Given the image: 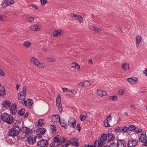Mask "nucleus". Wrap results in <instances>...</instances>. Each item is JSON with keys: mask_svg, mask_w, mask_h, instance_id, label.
Segmentation results:
<instances>
[{"mask_svg": "<svg viewBox=\"0 0 147 147\" xmlns=\"http://www.w3.org/2000/svg\"><path fill=\"white\" fill-rule=\"evenodd\" d=\"M68 124L71 127L74 128L76 126V120L74 118L70 117L69 119Z\"/></svg>", "mask_w": 147, "mask_h": 147, "instance_id": "1a4fd4ad", "label": "nucleus"}, {"mask_svg": "<svg viewBox=\"0 0 147 147\" xmlns=\"http://www.w3.org/2000/svg\"><path fill=\"white\" fill-rule=\"evenodd\" d=\"M47 59L49 62H54L55 61V59L52 57L47 58Z\"/></svg>", "mask_w": 147, "mask_h": 147, "instance_id": "de8ad7c7", "label": "nucleus"}, {"mask_svg": "<svg viewBox=\"0 0 147 147\" xmlns=\"http://www.w3.org/2000/svg\"><path fill=\"white\" fill-rule=\"evenodd\" d=\"M104 125L107 127H109L110 126V125H109V122L107 121H106V120H104Z\"/></svg>", "mask_w": 147, "mask_h": 147, "instance_id": "c03bdc74", "label": "nucleus"}, {"mask_svg": "<svg viewBox=\"0 0 147 147\" xmlns=\"http://www.w3.org/2000/svg\"><path fill=\"white\" fill-rule=\"evenodd\" d=\"M69 144H71L70 140H68L66 142V143L65 144L62 146L63 147H66Z\"/></svg>", "mask_w": 147, "mask_h": 147, "instance_id": "3c124183", "label": "nucleus"}, {"mask_svg": "<svg viewBox=\"0 0 147 147\" xmlns=\"http://www.w3.org/2000/svg\"><path fill=\"white\" fill-rule=\"evenodd\" d=\"M58 33L57 31H55L53 32V35L54 36H56L58 35Z\"/></svg>", "mask_w": 147, "mask_h": 147, "instance_id": "0e129e2a", "label": "nucleus"}, {"mask_svg": "<svg viewBox=\"0 0 147 147\" xmlns=\"http://www.w3.org/2000/svg\"><path fill=\"white\" fill-rule=\"evenodd\" d=\"M48 144V142L46 140H40L37 143V146L39 147H47Z\"/></svg>", "mask_w": 147, "mask_h": 147, "instance_id": "0eeeda50", "label": "nucleus"}, {"mask_svg": "<svg viewBox=\"0 0 147 147\" xmlns=\"http://www.w3.org/2000/svg\"><path fill=\"white\" fill-rule=\"evenodd\" d=\"M41 28V26H40L36 24L33 26H31L29 27V28L31 30L34 31L40 30Z\"/></svg>", "mask_w": 147, "mask_h": 147, "instance_id": "4468645a", "label": "nucleus"}, {"mask_svg": "<svg viewBox=\"0 0 147 147\" xmlns=\"http://www.w3.org/2000/svg\"><path fill=\"white\" fill-rule=\"evenodd\" d=\"M79 16V15H76L73 13H71V16H70L71 18H74V19L76 20L78 19Z\"/></svg>", "mask_w": 147, "mask_h": 147, "instance_id": "72a5a7b5", "label": "nucleus"}, {"mask_svg": "<svg viewBox=\"0 0 147 147\" xmlns=\"http://www.w3.org/2000/svg\"><path fill=\"white\" fill-rule=\"evenodd\" d=\"M88 117L87 115L84 116L80 115V120L82 121H84L86 120V118H87Z\"/></svg>", "mask_w": 147, "mask_h": 147, "instance_id": "c9c22d12", "label": "nucleus"}, {"mask_svg": "<svg viewBox=\"0 0 147 147\" xmlns=\"http://www.w3.org/2000/svg\"><path fill=\"white\" fill-rule=\"evenodd\" d=\"M30 61L32 63L35 65H37V63H39V60L36 58L33 57H31Z\"/></svg>", "mask_w": 147, "mask_h": 147, "instance_id": "f3484780", "label": "nucleus"}, {"mask_svg": "<svg viewBox=\"0 0 147 147\" xmlns=\"http://www.w3.org/2000/svg\"><path fill=\"white\" fill-rule=\"evenodd\" d=\"M76 129L77 130L80 131L81 129L79 123H78L77 125V126L76 127Z\"/></svg>", "mask_w": 147, "mask_h": 147, "instance_id": "4d7b16f0", "label": "nucleus"}, {"mask_svg": "<svg viewBox=\"0 0 147 147\" xmlns=\"http://www.w3.org/2000/svg\"><path fill=\"white\" fill-rule=\"evenodd\" d=\"M41 4L42 5H45L47 3V0H40Z\"/></svg>", "mask_w": 147, "mask_h": 147, "instance_id": "603ef678", "label": "nucleus"}, {"mask_svg": "<svg viewBox=\"0 0 147 147\" xmlns=\"http://www.w3.org/2000/svg\"><path fill=\"white\" fill-rule=\"evenodd\" d=\"M147 140V137L146 132H142L141 134V136L139 138L140 142L144 143Z\"/></svg>", "mask_w": 147, "mask_h": 147, "instance_id": "9b49d317", "label": "nucleus"}, {"mask_svg": "<svg viewBox=\"0 0 147 147\" xmlns=\"http://www.w3.org/2000/svg\"><path fill=\"white\" fill-rule=\"evenodd\" d=\"M78 21L80 24L82 23L83 21V18L81 16L79 15V16L78 18Z\"/></svg>", "mask_w": 147, "mask_h": 147, "instance_id": "ea45409f", "label": "nucleus"}, {"mask_svg": "<svg viewBox=\"0 0 147 147\" xmlns=\"http://www.w3.org/2000/svg\"><path fill=\"white\" fill-rule=\"evenodd\" d=\"M122 67L125 70H127L129 68V65L127 63H124L122 65Z\"/></svg>", "mask_w": 147, "mask_h": 147, "instance_id": "7c9ffc66", "label": "nucleus"}, {"mask_svg": "<svg viewBox=\"0 0 147 147\" xmlns=\"http://www.w3.org/2000/svg\"><path fill=\"white\" fill-rule=\"evenodd\" d=\"M25 109L24 108L21 109L18 112V114L20 116H23L25 112Z\"/></svg>", "mask_w": 147, "mask_h": 147, "instance_id": "cd10ccee", "label": "nucleus"}, {"mask_svg": "<svg viewBox=\"0 0 147 147\" xmlns=\"http://www.w3.org/2000/svg\"><path fill=\"white\" fill-rule=\"evenodd\" d=\"M126 145V142L124 140L118 139L117 142V147H124Z\"/></svg>", "mask_w": 147, "mask_h": 147, "instance_id": "f8f14e48", "label": "nucleus"}, {"mask_svg": "<svg viewBox=\"0 0 147 147\" xmlns=\"http://www.w3.org/2000/svg\"><path fill=\"white\" fill-rule=\"evenodd\" d=\"M138 142V140H134L131 138L129 140L127 145L129 147H134L137 145Z\"/></svg>", "mask_w": 147, "mask_h": 147, "instance_id": "6e6552de", "label": "nucleus"}, {"mask_svg": "<svg viewBox=\"0 0 147 147\" xmlns=\"http://www.w3.org/2000/svg\"><path fill=\"white\" fill-rule=\"evenodd\" d=\"M114 131L117 133H120L121 131V128L120 127H118L115 129Z\"/></svg>", "mask_w": 147, "mask_h": 147, "instance_id": "49530a36", "label": "nucleus"}, {"mask_svg": "<svg viewBox=\"0 0 147 147\" xmlns=\"http://www.w3.org/2000/svg\"><path fill=\"white\" fill-rule=\"evenodd\" d=\"M37 66L40 68L43 69L44 68V65L43 63H40L39 62V63H37V65H36Z\"/></svg>", "mask_w": 147, "mask_h": 147, "instance_id": "a19ab883", "label": "nucleus"}, {"mask_svg": "<svg viewBox=\"0 0 147 147\" xmlns=\"http://www.w3.org/2000/svg\"><path fill=\"white\" fill-rule=\"evenodd\" d=\"M109 147H117V144L114 143H113L110 144L109 146Z\"/></svg>", "mask_w": 147, "mask_h": 147, "instance_id": "864d4df0", "label": "nucleus"}, {"mask_svg": "<svg viewBox=\"0 0 147 147\" xmlns=\"http://www.w3.org/2000/svg\"><path fill=\"white\" fill-rule=\"evenodd\" d=\"M128 129L129 130L131 131L134 130H135L136 129V127L132 125H131L129 126L128 127Z\"/></svg>", "mask_w": 147, "mask_h": 147, "instance_id": "e433bc0d", "label": "nucleus"}, {"mask_svg": "<svg viewBox=\"0 0 147 147\" xmlns=\"http://www.w3.org/2000/svg\"><path fill=\"white\" fill-rule=\"evenodd\" d=\"M11 103L9 100L3 102V105L4 107L8 108L11 107Z\"/></svg>", "mask_w": 147, "mask_h": 147, "instance_id": "6ab92c4d", "label": "nucleus"}, {"mask_svg": "<svg viewBox=\"0 0 147 147\" xmlns=\"http://www.w3.org/2000/svg\"><path fill=\"white\" fill-rule=\"evenodd\" d=\"M107 142H113L115 140V138L114 134L111 133L107 134Z\"/></svg>", "mask_w": 147, "mask_h": 147, "instance_id": "ddd939ff", "label": "nucleus"}, {"mask_svg": "<svg viewBox=\"0 0 147 147\" xmlns=\"http://www.w3.org/2000/svg\"><path fill=\"white\" fill-rule=\"evenodd\" d=\"M142 131V130L141 129H136V130L134 131V132L137 133H140Z\"/></svg>", "mask_w": 147, "mask_h": 147, "instance_id": "e2e57ef3", "label": "nucleus"}, {"mask_svg": "<svg viewBox=\"0 0 147 147\" xmlns=\"http://www.w3.org/2000/svg\"><path fill=\"white\" fill-rule=\"evenodd\" d=\"M13 127L16 128V129L17 130H18V131H19V132L20 131V129H21V128L20 127L19 125H18V124L16 125H15Z\"/></svg>", "mask_w": 147, "mask_h": 147, "instance_id": "09e8293b", "label": "nucleus"}, {"mask_svg": "<svg viewBox=\"0 0 147 147\" xmlns=\"http://www.w3.org/2000/svg\"><path fill=\"white\" fill-rule=\"evenodd\" d=\"M46 130L43 128H39L38 130V132L41 134L42 135H43L45 134Z\"/></svg>", "mask_w": 147, "mask_h": 147, "instance_id": "c85d7f7f", "label": "nucleus"}, {"mask_svg": "<svg viewBox=\"0 0 147 147\" xmlns=\"http://www.w3.org/2000/svg\"><path fill=\"white\" fill-rule=\"evenodd\" d=\"M61 125V126L63 127H64L65 128H66V127H65L66 125L67 124L66 122L64 120L62 121H60V122H59Z\"/></svg>", "mask_w": 147, "mask_h": 147, "instance_id": "473e14b6", "label": "nucleus"}, {"mask_svg": "<svg viewBox=\"0 0 147 147\" xmlns=\"http://www.w3.org/2000/svg\"><path fill=\"white\" fill-rule=\"evenodd\" d=\"M31 45V43L29 41H26L23 43V45L26 49L29 48Z\"/></svg>", "mask_w": 147, "mask_h": 147, "instance_id": "b1692460", "label": "nucleus"}, {"mask_svg": "<svg viewBox=\"0 0 147 147\" xmlns=\"http://www.w3.org/2000/svg\"><path fill=\"white\" fill-rule=\"evenodd\" d=\"M119 94L120 95L123 94L124 92V90L123 89L120 90L119 92Z\"/></svg>", "mask_w": 147, "mask_h": 147, "instance_id": "69168bd1", "label": "nucleus"}, {"mask_svg": "<svg viewBox=\"0 0 147 147\" xmlns=\"http://www.w3.org/2000/svg\"><path fill=\"white\" fill-rule=\"evenodd\" d=\"M6 20V16L2 15L0 14V21H5Z\"/></svg>", "mask_w": 147, "mask_h": 147, "instance_id": "4c0bfd02", "label": "nucleus"}, {"mask_svg": "<svg viewBox=\"0 0 147 147\" xmlns=\"http://www.w3.org/2000/svg\"><path fill=\"white\" fill-rule=\"evenodd\" d=\"M81 147H95L93 145H89L88 144H85L84 146H82Z\"/></svg>", "mask_w": 147, "mask_h": 147, "instance_id": "052dcab7", "label": "nucleus"}, {"mask_svg": "<svg viewBox=\"0 0 147 147\" xmlns=\"http://www.w3.org/2000/svg\"><path fill=\"white\" fill-rule=\"evenodd\" d=\"M51 131L52 133H53L54 131H56V130L55 126L54 125H51Z\"/></svg>", "mask_w": 147, "mask_h": 147, "instance_id": "79ce46f5", "label": "nucleus"}, {"mask_svg": "<svg viewBox=\"0 0 147 147\" xmlns=\"http://www.w3.org/2000/svg\"><path fill=\"white\" fill-rule=\"evenodd\" d=\"M142 37L140 36H137L136 37V43L138 45L141 42Z\"/></svg>", "mask_w": 147, "mask_h": 147, "instance_id": "5701e85b", "label": "nucleus"}, {"mask_svg": "<svg viewBox=\"0 0 147 147\" xmlns=\"http://www.w3.org/2000/svg\"><path fill=\"white\" fill-rule=\"evenodd\" d=\"M107 142V134H103L101 135V137L98 138V140H95L94 142V145L95 147H102Z\"/></svg>", "mask_w": 147, "mask_h": 147, "instance_id": "f257e3e1", "label": "nucleus"}, {"mask_svg": "<svg viewBox=\"0 0 147 147\" xmlns=\"http://www.w3.org/2000/svg\"><path fill=\"white\" fill-rule=\"evenodd\" d=\"M106 121L109 122L110 120H111V115H109L107 117L106 120Z\"/></svg>", "mask_w": 147, "mask_h": 147, "instance_id": "6e6d98bb", "label": "nucleus"}, {"mask_svg": "<svg viewBox=\"0 0 147 147\" xmlns=\"http://www.w3.org/2000/svg\"><path fill=\"white\" fill-rule=\"evenodd\" d=\"M44 120L42 119H40L39 120L38 122L37 125L38 127H41L42 125L44 123Z\"/></svg>", "mask_w": 147, "mask_h": 147, "instance_id": "c756f323", "label": "nucleus"}, {"mask_svg": "<svg viewBox=\"0 0 147 147\" xmlns=\"http://www.w3.org/2000/svg\"><path fill=\"white\" fill-rule=\"evenodd\" d=\"M1 119L3 121L10 124L13 122V118L12 116H11L6 113H3L1 115Z\"/></svg>", "mask_w": 147, "mask_h": 147, "instance_id": "f03ea898", "label": "nucleus"}, {"mask_svg": "<svg viewBox=\"0 0 147 147\" xmlns=\"http://www.w3.org/2000/svg\"><path fill=\"white\" fill-rule=\"evenodd\" d=\"M62 140L61 141V143L63 144L65 143V140L64 137H63L61 138Z\"/></svg>", "mask_w": 147, "mask_h": 147, "instance_id": "338daca9", "label": "nucleus"}, {"mask_svg": "<svg viewBox=\"0 0 147 147\" xmlns=\"http://www.w3.org/2000/svg\"><path fill=\"white\" fill-rule=\"evenodd\" d=\"M121 131H123L124 132H126L127 130H128V127L127 126H125L122 127V128L121 129Z\"/></svg>", "mask_w": 147, "mask_h": 147, "instance_id": "a18cd8bd", "label": "nucleus"}, {"mask_svg": "<svg viewBox=\"0 0 147 147\" xmlns=\"http://www.w3.org/2000/svg\"><path fill=\"white\" fill-rule=\"evenodd\" d=\"M20 131L22 133H25L26 137H28L29 135L32 132H34L35 131L33 129L30 130V129L26 127H22L20 129Z\"/></svg>", "mask_w": 147, "mask_h": 147, "instance_id": "20e7f679", "label": "nucleus"}, {"mask_svg": "<svg viewBox=\"0 0 147 147\" xmlns=\"http://www.w3.org/2000/svg\"><path fill=\"white\" fill-rule=\"evenodd\" d=\"M6 1H7L8 5H11L15 3L14 0H6Z\"/></svg>", "mask_w": 147, "mask_h": 147, "instance_id": "58836bf2", "label": "nucleus"}, {"mask_svg": "<svg viewBox=\"0 0 147 147\" xmlns=\"http://www.w3.org/2000/svg\"><path fill=\"white\" fill-rule=\"evenodd\" d=\"M127 80L131 84H134L138 82V78L136 77L128 78Z\"/></svg>", "mask_w": 147, "mask_h": 147, "instance_id": "dca6fc26", "label": "nucleus"}, {"mask_svg": "<svg viewBox=\"0 0 147 147\" xmlns=\"http://www.w3.org/2000/svg\"><path fill=\"white\" fill-rule=\"evenodd\" d=\"M53 116L54 117V118H53V119H54V122H60V117L59 116V115H55L54 116Z\"/></svg>", "mask_w": 147, "mask_h": 147, "instance_id": "a878e982", "label": "nucleus"}, {"mask_svg": "<svg viewBox=\"0 0 147 147\" xmlns=\"http://www.w3.org/2000/svg\"><path fill=\"white\" fill-rule=\"evenodd\" d=\"M89 28L92 30L96 32H100L101 31V30L98 28L94 27L93 26H89Z\"/></svg>", "mask_w": 147, "mask_h": 147, "instance_id": "4be33fe9", "label": "nucleus"}, {"mask_svg": "<svg viewBox=\"0 0 147 147\" xmlns=\"http://www.w3.org/2000/svg\"><path fill=\"white\" fill-rule=\"evenodd\" d=\"M18 130L16 128L12 127L8 131V135L10 136L14 137L17 136L19 133Z\"/></svg>", "mask_w": 147, "mask_h": 147, "instance_id": "39448f33", "label": "nucleus"}, {"mask_svg": "<svg viewBox=\"0 0 147 147\" xmlns=\"http://www.w3.org/2000/svg\"><path fill=\"white\" fill-rule=\"evenodd\" d=\"M109 99L112 100H116L117 99V97L116 95L110 96L109 97Z\"/></svg>", "mask_w": 147, "mask_h": 147, "instance_id": "2f4dec72", "label": "nucleus"}, {"mask_svg": "<svg viewBox=\"0 0 147 147\" xmlns=\"http://www.w3.org/2000/svg\"><path fill=\"white\" fill-rule=\"evenodd\" d=\"M61 137L59 135L56 136L53 138L54 141L56 143H59L61 142Z\"/></svg>", "mask_w": 147, "mask_h": 147, "instance_id": "412c9836", "label": "nucleus"}, {"mask_svg": "<svg viewBox=\"0 0 147 147\" xmlns=\"http://www.w3.org/2000/svg\"><path fill=\"white\" fill-rule=\"evenodd\" d=\"M32 6L33 7H34L36 10H38V8L36 5L34 4H32Z\"/></svg>", "mask_w": 147, "mask_h": 147, "instance_id": "774afa93", "label": "nucleus"}, {"mask_svg": "<svg viewBox=\"0 0 147 147\" xmlns=\"http://www.w3.org/2000/svg\"><path fill=\"white\" fill-rule=\"evenodd\" d=\"M78 63L76 62H73L71 64V67L72 68H74L76 67L77 66Z\"/></svg>", "mask_w": 147, "mask_h": 147, "instance_id": "8fccbe9b", "label": "nucleus"}, {"mask_svg": "<svg viewBox=\"0 0 147 147\" xmlns=\"http://www.w3.org/2000/svg\"><path fill=\"white\" fill-rule=\"evenodd\" d=\"M0 75L2 76H5L4 72L1 69L0 70Z\"/></svg>", "mask_w": 147, "mask_h": 147, "instance_id": "680f3d73", "label": "nucleus"}, {"mask_svg": "<svg viewBox=\"0 0 147 147\" xmlns=\"http://www.w3.org/2000/svg\"><path fill=\"white\" fill-rule=\"evenodd\" d=\"M56 103L57 107L59 109V110L60 113L63 111L62 107V104L61 103V98L59 95L57 96L56 99Z\"/></svg>", "mask_w": 147, "mask_h": 147, "instance_id": "423d86ee", "label": "nucleus"}, {"mask_svg": "<svg viewBox=\"0 0 147 147\" xmlns=\"http://www.w3.org/2000/svg\"><path fill=\"white\" fill-rule=\"evenodd\" d=\"M21 94H18V98L20 100H23L25 98L26 96H25L23 95H21Z\"/></svg>", "mask_w": 147, "mask_h": 147, "instance_id": "37998d69", "label": "nucleus"}, {"mask_svg": "<svg viewBox=\"0 0 147 147\" xmlns=\"http://www.w3.org/2000/svg\"><path fill=\"white\" fill-rule=\"evenodd\" d=\"M26 86H24L23 87V91L19 93V94H20L22 95H23L25 96H26Z\"/></svg>", "mask_w": 147, "mask_h": 147, "instance_id": "bb28decb", "label": "nucleus"}, {"mask_svg": "<svg viewBox=\"0 0 147 147\" xmlns=\"http://www.w3.org/2000/svg\"><path fill=\"white\" fill-rule=\"evenodd\" d=\"M1 5L4 7H6L8 5V3L7 1H6V0H4L3 1L1 4Z\"/></svg>", "mask_w": 147, "mask_h": 147, "instance_id": "f704fd0d", "label": "nucleus"}, {"mask_svg": "<svg viewBox=\"0 0 147 147\" xmlns=\"http://www.w3.org/2000/svg\"><path fill=\"white\" fill-rule=\"evenodd\" d=\"M71 144L74 146H78L79 141L76 138H73L70 139Z\"/></svg>", "mask_w": 147, "mask_h": 147, "instance_id": "2eb2a0df", "label": "nucleus"}, {"mask_svg": "<svg viewBox=\"0 0 147 147\" xmlns=\"http://www.w3.org/2000/svg\"><path fill=\"white\" fill-rule=\"evenodd\" d=\"M35 134L34 132H32L29 135L28 137H26L28 139L27 140L30 144H33L36 142V137L33 135Z\"/></svg>", "mask_w": 147, "mask_h": 147, "instance_id": "7ed1b4c3", "label": "nucleus"}, {"mask_svg": "<svg viewBox=\"0 0 147 147\" xmlns=\"http://www.w3.org/2000/svg\"><path fill=\"white\" fill-rule=\"evenodd\" d=\"M16 107V104H14L9 109L10 112L13 115H15L17 113V109Z\"/></svg>", "mask_w": 147, "mask_h": 147, "instance_id": "9d476101", "label": "nucleus"}, {"mask_svg": "<svg viewBox=\"0 0 147 147\" xmlns=\"http://www.w3.org/2000/svg\"><path fill=\"white\" fill-rule=\"evenodd\" d=\"M27 101H26L25 99L24 100V99L22 100V103L23 105H24L26 106L27 107Z\"/></svg>", "mask_w": 147, "mask_h": 147, "instance_id": "5fc2aeb1", "label": "nucleus"}, {"mask_svg": "<svg viewBox=\"0 0 147 147\" xmlns=\"http://www.w3.org/2000/svg\"><path fill=\"white\" fill-rule=\"evenodd\" d=\"M34 20V18L32 17H30L28 19V21L30 22H33Z\"/></svg>", "mask_w": 147, "mask_h": 147, "instance_id": "13d9d810", "label": "nucleus"}, {"mask_svg": "<svg viewBox=\"0 0 147 147\" xmlns=\"http://www.w3.org/2000/svg\"><path fill=\"white\" fill-rule=\"evenodd\" d=\"M97 94L100 97H102L107 95V92L105 91H102L100 90H97Z\"/></svg>", "mask_w": 147, "mask_h": 147, "instance_id": "a211bd4d", "label": "nucleus"}, {"mask_svg": "<svg viewBox=\"0 0 147 147\" xmlns=\"http://www.w3.org/2000/svg\"><path fill=\"white\" fill-rule=\"evenodd\" d=\"M28 103L27 104V107L28 108H30L32 107V104L34 103V101L33 100L31 99H28Z\"/></svg>", "mask_w": 147, "mask_h": 147, "instance_id": "393cba45", "label": "nucleus"}, {"mask_svg": "<svg viewBox=\"0 0 147 147\" xmlns=\"http://www.w3.org/2000/svg\"><path fill=\"white\" fill-rule=\"evenodd\" d=\"M1 85L0 83V89H2L0 90V96H2L5 94V92L4 86H1Z\"/></svg>", "mask_w": 147, "mask_h": 147, "instance_id": "aec40b11", "label": "nucleus"}, {"mask_svg": "<svg viewBox=\"0 0 147 147\" xmlns=\"http://www.w3.org/2000/svg\"><path fill=\"white\" fill-rule=\"evenodd\" d=\"M78 85L83 87L85 86L84 83L83 82H81L78 84Z\"/></svg>", "mask_w": 147, "mask_h": 147, "instance_id": "bf43d9fd", "label": "nucleus"}]
</instances>
